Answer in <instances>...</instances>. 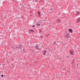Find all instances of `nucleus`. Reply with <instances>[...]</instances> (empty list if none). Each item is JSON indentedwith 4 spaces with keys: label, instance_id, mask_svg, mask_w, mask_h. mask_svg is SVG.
Instances as JSON below:
<instances>
[{
    "label": "nucleus",
    "instance_id": "obj_1",
    "mask_svg": "<svg viewBox=\"0 0 80 80\" xmlns=\"http://www.w3.org/2000/svg\"><path fill=\"white\" fill-rule=\"evenodd\" d=\"M73 13L75 15L76 17H78V16L79 15H80V12H78L77 11H74Z\"/></svg>",
    "mask_w": 80,
    "mask_h": 80
},
{
    "label": "nucleus",
    "instance_id": "obj_2",
    "mask_svg": "<svg viewBox=\"0 0 80 80\" xmlns=\"http://www.w3.org/2000/svg\"><path fill=\"white\" fill-rule=\"evenodd\" d=\"M65 38H68L70 37V33H68V34H66L64 36Z\"/></svg>",
    "mask_w": 80,
    "mask_h": 80
},
{
    "label": "nucleus",
    "instance_id": "obj_3",
    "mask_svg": "<svg viewBox=\"0 0 80 80\" xmlns=\"http://www.w3.org/2000/svg\"><path fill=\"white\" fill-rule=\"evenodd\" d=\"M40 46L38 44H37L35 46V48L37 50H40Z\"/></svg>",
    "mask_w": 80,
    "mask_h": 80
},
{
    "label": "nucleus",
    "instance_id": "obj_4",
    "mask_svg": "<svg viewBox=\"0 0 80 80\" xmlns=\"http://www.w3.org/2000/svg\"><path fill=\"white\" fill-rule=\"evenodd\" d=\"M61 22H62V21L60 18H58L56 20V22H57L58 23H60Z\"/></svg>",
    "mask_w": 80,
    "mask_h": 80
},
{
    "label": "nucleus",
    "instance_id": "obj_5",
    "mask_svg": "<svg viewBox=\"0 0 80 80\" xmlns=\"http://www.w3.org/2000/svg\"><path fill=\"white\" fill-rule=\"evenodd\" d=\"M69 52L71 55H74V54L73 53V50H70Z\"/></svg>",
    "mask_w": 80,
    "mask_h": 80
},
{
    "label": "nucleus",
    "instance_id": "obj_6",
    "mask_svg": "<svg viewBox=\"0 0 80 80\" xmlns=\"http://www.w3.org/2000/svg\"><path fill=\"white\" fill-rule=\"evenodd\" d=\"M80 22V18H78L76 21L77 23H79Z\"/></svg>",
    "mask_w": 80,
    "mask_h": 80
},
{
    "label": "nucleus",
    "instance_id": "obj_7",
    "mask_svg": "<svg viewBox=\"0 0 80 80\" xmlns=\"http://www.w3.org/2000/svg\"><path fill=\"white\" fill-rule=\"evenodd\" d=\"M74 49L75 50H78L79 48H78V47H77L76 45L74 46Z\"/></svg>",
    "mask_w": 80,
    "mask_h": 80
},
{
    "label": "nucleus",
    "instance_id": "obj_8",
    "mask_svg": "<svg viewBox=\"0 0 80 80\" xmlns=\"http://www.w3.org/2000/svg\"><path fill=\"white\" fill-rule=\"evenodd\" d=\"M57 45V43H56V41L54 42L53 43V45H54V47H55V46H56Z\"/></svg>",
    "mask_w": 80,
    "mask_h": 80
},
{
    "label": "nucleus",
    "instance_id": "obj_9",
    "mask_svg": "<svg viewBox=\"0 0 80 80\" xmlns=\"http://www.w3.org/2000/svg\"><path fill=\"white\" fill-rule=\"evenodd\" d=\"M20 45L18 44L16 46V47L15 48H20Z\"/></svg>",
    "mask_w": 80,
    "mask_h": 80
},
{
    "label": "nucleus",
    "instance_id": "obj_10",
    "mask_svg": "<svg viewBox=\"0 0 80 80\" xmlns=\"http://www.w3.org/2000/svg\"><path fill=\"white\" fill-rule=\"evenodd\" d=\"M69 31L70 32V33H72V32H73V30H72L71 28L69 29Z\"/></svg>",
    "mask_w": 80,
    "mask_h": 80
},
{
    "label": "nucleus",
    "instance_id": "obj_11",
    "mask_svg": "<svg viewBox=\"0 0 80 80\" xmlns=\"http://www.w3.org/2000/svg\"><path fill=\"white\" fill-rule=\"evenodd\" d=\"M39 33H42V30L41 29H39Z\"/></svg>",
    "mask_w": 80,
    "mask_h": 80
},
{
    "label": "nucleus",
    "instance_id": "obj_12",
    "mask_svg": "<svg viewBox=\"0 0 80 80\" xmlns=\"http://www.w3.org/2000/svg\"><path fill=\"white\" fill-rule=\"evenodd\" d=\"M29 32H32V33H33V32H34V30H32V29H31V30H29Z\"/></svg>",
    "mask_w": 80,
    "mask_h": 80
},
{
    "label": "nucleus",
    "instance_id": "obj_13",
    "mask_svg": "<svg viewBox=\"0 0 80 80\" xmlns=\"http://www.w3.org/2000/svg\"><path fill=\"white\" fill-rule=\"evenodd\" d=\"M42 23V21L41 20H40L38 22V23H40V24H41Z\"/></svg>",
    "mask_w": 80,
    "mask_h": 80
},
{
    "label": "nucleus",
    "instance_id": "obj_14",
    "mask_svg": "<svg viewBox=\"0 0 80 80\" xmlns=\"http://www.w3.org/2000/svg\"><path fill=\"white\" fill-rule=\"evenodd\" d=\"M47 51L44 50V53H43V55H45V53H47Z\"/></svg>",
    "mask_w": 80,
    "mask_h": 80
},
{
    "label": "nucleus",
    "instance_id": "obj_15",
    "mask_svg": "<svg viewBox=\"0 0 80 80\" xmlns=\"http://www.w3.org/2000/svg\"><path fill=\"white\" fill-rule=\"evenodd\" d=\"M75 61V59H74L72 60V65H73V64H74Z\"/></svg>",
    "mask_w": 80,
    "mask_h": 80
},
{
    "label": "nucleus",
    "instance_id": "obj_16",
    "mask_svg": "<svg viewBox=\"0 0 80 80\" xmlns=\"http://www.w3.org/2000/svg\"><path fill=\"white\" fill-rule=\"evenodd\" d=\"M36 25H37L38 26H41L40 24H38V23H36Z\"/></svg>",
    "mask_w": 80,
    "mask_h": 80
},
{
    "label": "nucleus",
    "instance_id": "obj_17",
    "mask_svg": "<svg viewBox=\"0 0 80 80\" xmlns=\"http://www.w3.org/2000/svg\"><path fill=\"white\" fill-rule=\"evenodd\" d=\"M19 48L21 49V51H22V46L20 45L19 46Z\"/></svg>",
    "mask_w": 80,
    "mask_h": 80
},
{
    "label": "nucleus",
    "instance_id": "obj_18",
    "mask_svg": "<svg viewBox=\"0 0 80 80\" xmlns=\"http://www.w3.org/2000/svg\"><path fill=\"white\" fill-rule=\"evenodd\" d=\"M38 16H39V15H40V12H38Z\"/></svg>",
    "mask_w": 80,
    "mask_h": 80
},
{
    "label": "nucleus",
    "instance_id": "obj_19",
    "mask_svg": "<svg viewBox=\"0 0 80 80\" xmlns=\"http://www.w3.org/2000/svg\"><path fill=\"white\" fill-rule=\"evenodd\" d=\"M38 2V0H35V2Z\"/></svg>",
    "mask_w": 80,
    "mask_h": 80
},
{
    "label": "nucleus",
    "instance_id": "obj_20",
    "mask_svg": "<svg viewBox=\"0 0 80 80\" xmlns=\"http://www.w3.org/2000/svg\"><path fill=\"white\" fill-rule=\"evenodd\" d=\"M35 27V25H33L32 26V28H34V27Z\"/></svg>",
    "mask_w": 80,
    "mask_h": 80
},
{
    "label": "nucleus",
    "instance_id": "obj_21",
    "mask_svg": "<svg viewBox=\"0 0 80 80\" xmlns=\"http://www.w3.org/2000/svg\"><path fill=\"white\" fill-rule=\"evenodd\" d=\"M52 28H55V26H53L52 27Z\"/></svg>",
    "mask_w": 80,
    "mask_h": 80
},
{
    "label": "nucleus",
    "instance_id": "obj_22",
    "mask_svg": "<svg viewBox=\"0 0 80 80\" xmlns=\"http://www.w3.org/2000/svg\"><path fill=\"white\" fill-rule=\"evenodd\" d=\"M4 77V75H1V77Z\"/></svg>",
    "mask_w": 80,
    "mask_h": 80
},
{
    "label": "nucleus",
    "instance_id": "obj_23",
    "mask_svg": "<svg viewBox=\"0 0 80 80\" xmlns=\"http://www.w3.org/2000/svg\"><path fill=\"white\" fill-rule=\"evenodd\" d=\"M23 52H25V49H23Z\"/></svg>",
    "mask_w": 80,
    "mask_h": 80
},
{
    "label": "nucleus",
    "instance_id": "obj_24",
    "mask_svg": "<svg viewBox=\"0 0 80 80\" xmlns=\"http://www.w3.org/2000/svg\"><path fill=\"white\" fill-rule=\"evenodd\" d=\"M18 19H19V20H20V17H18Z\"/></svg>",
    "mask_w": 80,
    "mask_h": 80
},
{
    "label": "nucleus",
    "instance_id": "obj_25",
    "mask_svg": "<svg viewBox=\"0 0 80 80\" xmlns=\"http://www.w3.org/2000/svg\"><path fill=\"white\" fill-rule=\"evenodd\" d=\"M42 37H43V36H41L39 37V38H42Z\"/></svg>",
    "mask_w": 80,
    "mask_h": 80
},
{
    "label": "nucleus",
    "instance_id": "obj_26",
    "mask_svg": "<svg viewBox=\"0 0 80 80\" xmlns=\"http://www.w3.org/2000/svg\"><path fill=\"white\" fill-rule=\"evenodd\" d=\"M67 58H69V57L68 56V55L67 56Z\"/></svg>",
    "mask_w": 80,
    "mask_h": 80
},
{
    "label": "nucleus",
    "instance_id": "obj_27",
    "mask_svg": "<svg viewBox=\"0 0 80 80\" xmlns=\"http://www.w3.org/2000/svg\"><path fill=\"white\" fill-rule=\"evenodd\" d=\"M46 37H48V35H46Z\"/></svg>",
    "mask_w": 80,
    "mask_h": 80
},
{
    "label": "nucleus",
    "instance_id": "obj_28",
    "mask_svg": "<svg viewBox=\"0 0 80 80\" xmlns=\"http://www.w3.org/2000/svg\"><path fill=\"white\" fill-rule=\"evenodd\" d=\"M38 8V9H39L40 8H39V7H38V8Z\"/></svg>",
    "mask_w": 80,
    "mask_h": 80
},
{
    "label": "nucleus",
    "instance_id": "obj_29",
    "mask_svg": "<svg viewBox=\"0 0 80 80\" xmlns=\"http://www.w3.org/2000/svg\"><path fill=\"white\" fill-rule=\"evenodd\" d=\"M53 10V8H52L51 9V10Z\"/></svg>",
    "mask_w": 80,
    "mask_h": 80
},
{
    "label": "nucleus",
    "instance_id": "obj_30",
    "mask_svg": "<svg viewBox=\"0 0 80 80\" xmlns=\"http://www.w3.org/2000/svg\"><path fill=\"white\" fill-rule=\"evenodd\" d=\"M39 17H40V15L39 14V16H38Z\"/></svg>",
    "mask_w": 80,
    "mask_h": 80
},
{
    "label": "nucleus",
    "instance_id": "obj_31",
    "mask_svg": "<svg viewBox=\"0 0 80 80\" xmlns=\"http://www.w3.org/2000/svg\"><path fill=\"white\" fill-rule=\"evenodd\" d=\"M42 15H43V13H42Z\"/></svg>",
    "mask_w": 80,
    "mask_h": 80
},
{
    "label": "nucleus",
    "instance_id": "obj_32",
    "mask_svg": "<svg viewBox=\"0 0 80 80\" xmlns=\"http://www.w3.org/2000/svg\"><path fill=\"white\" fill-rule=\"evenodd\" d=\"M49 13H51V12H49Z\"/></svg>",
    "mask_w": 80,
    "mask_h": 80
},
{
    "label": "nucleus",
    "instance_id": "obj_33",
    "mask_svg": "<svg viewBox=\"0 0 80 80\" xmlns=\"http://www.w3.org/2000/svg\"><path fill=\"white\" fill-rule=\"evenodd\" d=\"M14 1H15L16 2H17V0H14Z\"/></svg>",
    "mask_w": 80,
    "mask_h": 80
},
{
    "label": "nucleus",
    "instance_id": "obj_34",
    "mask_svg": "<svg viewBox=\"0 0 80 80\" xmlns=\"http://www.w3.org/2000/svg\"><path fill=\"white\" fill-rule=\"evenodd\" d=\"M44 20V21H46V20H45V19Z\"/></svg>",
    "mask_w": 80,
    "mask_h": 80
},
{
    "label": "nucleus",
    "instance_id": "obj_35",
    "mask_svg": "<svg viewBox=\"0 0 80 80\" xmlns=\"http://www.w3.org/2000/svg\"><path fill=\"white\" fill-rule=\"evenodd\" d=\"M77 65L78 66V64H77Z\"/></svg>",
    "mask_w": 80,
    "mask_h": 80
},
{
    "label": "nucleus",
    "instance_id": "obj_36",
    "mask_svg": "<svg viewBox=\"0 0 80 80\" xmlns=\"http://www.w3.org/2000/svg\"><path fill=\"white\" fill-rule=\"evenodd\" d=\"M3 65H5V64H3Z\"/></svg>",
    "mask_w": 80,
    "mask_h": 80
},
{
    "label": "nucleus",
    "instance_id": "obj_37",
    "mask_svg": "<svg viewBox=\"0 0 80 80\" xmlns=\"http://www.w3.org/2000/svg\"><path fill=\"white\" fill-rule=\"evenodd\" d=\"M28 6H29V7H30V5H28Z\"/></svg>",
    "mask_w": 80,
    "mask_h": 80
},
{
    "label": "nucleus",
    "instance_id": "obj_38",
    "mask_svg": "<svg viewBox=\"0 0 80 80\" xmlns=\"http://www.w3.org/2000/svg\"><path fill=\"white\" fill-rule=\"evenodd\" d=\"M31 8V7H30V8H29V9Z\"/></svg>",
    "mask_w": 80,
    "mask_h": 80
},
{
    "label": "nucleus",
    "instance_id": "obj_39",
    "mask_svg": "<svg viewBox=\"0 0 80 80\" xmlns=\"http://www.w3.org/2000/svg\"><path fill=\"white\" fill-rule=\"evenodd\" d=\"M32 43H32H32H32Z\"/></svg>",
    "mask_w": 80,
    "mask_h": 80
},
{
    "label": "nucleus",
    "instance_id": "obj_40",
    "mask_svg": "<svg viewBox=\"0 0 80 80\" xmlns=\"http://www.w3.org/2000/svg\"><path fill=\"white\" fill-rule=\"evenodd\" d=\"M33 2H34V0H33Z\"/></svg>",
    "mask_w": 80,
    "mask_h": 80
},
{
    "label": "nucleus",
    "instance_id": "obj_41",
    "mask_svg": "<svg viewBox=\"0 0 80 80\" xmlns=\"http://www.w3.org/2000/svg\"><path fill=\"white\" fill-rule=\"evenodd\" d=\"M51 50H50V51Z\"/></svg>",
    "mask_w": 80,
    "mask_h": 80
},
{
    "label": "nucleus",
    "instance_id": "obj_42",
    "mask_svg": "<svg viewBox=\"0 0 80 80\" xmlns=\"http://www.w3.org/2000/svg\"><path fill=\"white\" fill-rule=\"evenodd\" d=\"M51 50H50V51Z\"/></svg>",
    "mask_w": 80,
    "mask_h": 80
}]
</instances>
